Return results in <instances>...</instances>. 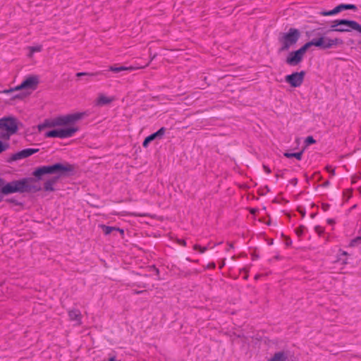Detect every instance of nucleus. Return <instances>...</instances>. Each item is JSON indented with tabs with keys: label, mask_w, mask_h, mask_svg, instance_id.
<instances>
[{
	"label": "nucleus",
	"mask_w": 361,
	"mask_h": 361,
	"mask_svg": "<svg viewBox=\"0 0 361 361\" xmlns=\"http://www.w3.org/2000/svg\"><path fill=\"white\" fill-rule=\"evenodd\" d=\"M326 168V170H327L329 173H331V174H333V175H334V174L335 173V171H334V169L332 168V166H327Z\"/></svg>",
	"instance_id": "obj_31"
},
{
	"label": "nucleus",
	"mask_w": 361,
	"mask_h": 361,
	"mask_svg": "<svg viewBox=\"0 0 361 361\" xmlns=\"http://www.w3.org/2000/svg\"><path fill=\"white\" fill-rule=\"evenodd\" d=\"M300 37V31L296 28H290L287 32H282L279 37V42L281 44L279 51H285L298 41Z\"/></svg>",
	"instance_id": "obj_5"
},
{
	"label": "nucleus",
	"mask_w": 361,
	"mask_h": 361,
	"mask_svg": "<svg viewBox=\"0 0 361 361\" xmlns=\"http://www.w3.org/2000/svg\"><path fill=\"white\" fill-rule=\"evenodd\" d=\"M314 231L319 236L324 233V228L320 226H316L314 227Z\"/></svg>",
	"instance_id": "obj_28"
},
{
	"label": "nucleus",
	"mask_w": 361,
	"mask_h": 361,
	"mask_svg": "<svg viewBox=\"0 0 361 361\" xmlns=\"http://www.w3.org/2000/svg\"><path fill=\"white\" fill-rule=\"evenodd\" d=\"M112 101H113V99L107 97L104 94H99L96 101V105L104 106V105L111 103Z\"/></svg>",
	"instance_id": "obj_20"
},
{
	"label": "nucleus",
	"mask_w": 361,
	"mask_h": 361,
	"mask_svg": "<svg viewBox=\"0 0 361 361\" xmlns=\"http://www.w3.org/2000/svg\"><path fill=\"white\" fill-rule=\"evenodd\" d=\"M178 243H179V244L180 245H183V246H185L186 245V242L184 240H179Z\"/></svg>",
	"instance_id": "obj_35"
},
{
	"label": "nucleus",
	"mask_w": 361,
	"mask_h": 361,
	"mask_svg": "<svg viewBox=\"0 0 361 361\" xmlns=\"http://www.w3.org/2000/svg\"><path fill=\"white\" fill-rule=\"evenodd\" d=\"M279 174L276 173V178H279Z\"/></svg>",
	"instance_id": "obj_43"
},
{
	"label": "nucleus",
	"mask_w": 361,
	"mask_h": 361,
	"mask_svg": "<svg viewBox=\"0 0 361 361\" xmlns=\"http://www.w3.org/2000/svg\"><path fill=\"white\" fill-rule=\"evenodd\" d=\"M8 202H15V200H13V199H10V200H8Z\"/></svg>",
	"instance_id": "obj_40"
},
{
	"label": "nucleus",
	"mask_w": 361,
	"mask_h": 361,
	"mask_svg": "<svg viewBox=\"0 0 361 361\" xmlns=\"http://www.w3.org/2000/svg\"><path fill=\"white\" fill-rule=\"evenodd\" d=\"M302 154H303V151H300L299 152H294V153L285 152L283 155L287 158H293L294 157V158L297 159L298 160H301Z\"/></svg>",
	"instance_id": "obj_21"
},
{
	"label": "nucleus",
	"mask_w": 361,
	"mask_h": 361,
	"mask_svg": "<svg viewBox=\"0 0 361 361\" xmlns=\"http://www.w3.org/2000/svg\"><path fill=\"white\" fill-rule=\"evenodd\" d=\"M166 132V128L164 127H161L159 130H158L157 132L149 135L147 137L149 139V140L152 142V140H155L156 138L161 139L164 136Z\"/></svg>",
	"instance_id": "obj_19"
},
{
	"label": "nucleus",
	"mask_w": 361,
	"mask_h": 361,
	"mask_svg": "<svg viewBox=\"0 0 361 361\" xmlns=\"http://www.w3.org/2000/svg\"><path fill=\"white\" fill-rule=\"evenodd\" d=\"M263 169L267 173H270L271 172L270 168L266 165H263Z\"/></svg>",
	"instance_id": "obj_33"
},
{
	"label": "nucleus",
	"mask_w": 361,
	"mask_h": 361,
	"mask_svg": "<svg viewBox=\"0 0 361 361\" xmlns=\"http://www.w3.org/2000/svg\"><path fill=\"white\" fill-rule=\"evenodd\" d=\"M32 178H24L17 180L6 182L5 179L0 178V202L3 200L4 195L15 192H30L40 190L37 186L32 185Z\"/></svg>",
	"instance_id": "obj_1"
},
{
	"label": "nucleus",
	"mask_w": 361,
	"mask_h": 361,
	"mask_svg": "<svg viewBox=\"0 0 361 361\" xmlns=\"http://www.w3.org/2000/svg\"><path fill=\"white\" fill-rule=\"evenodd\" d=\"M340 32L356 30L361 34V25L355 20L341 19L340 20Z\"/></svg>",
	"instance_id": "obj_9"
},
{
	"label": "nucleus",
	"mask_w": 361,
	"mask_h": 361,
	"mask_svg": "<svg viewBox=\"0 0 361 361\" xmlns=\"http://www.w3.org/2000/svg\"><path fill=\"white\" fill-rule=\"evenodd\" d=\"M343 41L340 38L331 39L323 37V45L322 49H328L343 44Z\"/></svg>",
	"instance_id": "obj_13"
},
{
	"label": "nucleus",
	"mask_w": 361,
	"mask_h": 361,
	"mask_svg": "<svg viewBox=\"0 0 361 361\" xmlns=\"http://www.w3.org/2000/svg\"><path fill=\"white\" fill-rule=\"evenodd\" d=\"M84 114V113H75L60 116L53 118L51 121H46L44 123L39 125L38 128L41 130L45 127L63 126L73 124L80 120L83 117Z\"/></svg>",
	"instance_id": "obj_4"
},
{
	"label": "nucleus",
	"mask_w": 361,
	"mask_h": 361,
	"mask_svg": "<svg viewBox=\"0 0 361 361\" xmlns=\"http://www.w3.org/2000/svg\"><path fill=\"white\" fill-rule=\"evenodd\" d=\"M30 92H27V93H23V94H17V95H15L14 97L15 98H23L24 97H25L26 95L29 94Z\"/></svg>",
	"instance_id": "obj_34"
},
{
	"label": "nucleus",
	"mask_w": 361,
	"mask_h": 361,
	"mask_svg": "<svg viewBox=\"0 0 361 361\" xmlns=\"http://www.w3.org/2000/svg\"><path fill=\"white\" fill-rule=\"evenodd\" d=\"M330 207V205L329 204H322V208L324 211H327Z\"/></svg>",
	"instance_id": "obj_32"
},
{
	"label": "nucleus",
	"mask_w": 361,
	"mask_h": 361,
	"mask_svg": "<svg viewBox=\"0 0 361 361\" xmlns=\"http://www.w3.org/2000/svg\"><path fill=\"white\" fill-rule=\"evenodd\" d=\"M229 247L230 248H233V244L232 243H229Z\"/></svg>",
	"instance_id": "obj_42"
},
{
	"label": "nucleus",
	"mask_w": 361,
	"mask_h": 361,
	"mask_svg": "<svg viewBox=\"0 0 361 361\" xmlns=\"http://www.w3.org/2000/svg\"><path fill=\"white\" fill-rule=\"evenodd\" d=\"M74 170V166L69 163H56L53 165L39 166L34 171L32 174L38 180H41L42 176L46 174L55 175L54 177H58L59 179L61 176L70 175Z\"/></svg>",
	"instance_id": "obj_2"
},
{
	"label": "nucleus",
	"mask_w": 361,
	"mask_h": 361,
	"mask_svg": "<svg viewBox=\"0 0 361 361\" xmlns=\"http://www.w3.org/2000/svg\"><path fill=\"white\" fill-rule=\"evenodd\" d=\"M32 51H39L41 50L40 47H32Z\"/></svg>",
	"instance_id": "obj_37"
},
{
	"label": "nucleus",
	"mask_w": 361,
	"mask_h": 361,
	"mask_svg": "<svg viewBox=\"0 0 361 361\" xmlns=\"http://www.w3.org/2000/svg\"><path fill=\"white\" fill-rule=\"evenodd\" d=\"M157 54H154V55H152L151 53H149V57H150V60L148 63H147L145 66H140V67H138L139 68H145V67H147L150 62L156 57Z\"/></svg>",
	"instance_id": "obj_29"
},
{
	"label": "nucleus",
	"mask_w": 361,
	"mask_h": 361,
	"mask_svg": "<svg viewBox=\"0 0 361 361\" xmlns=\"http://www.w3.org/2000/svg\"><path fill=\"white\" fill-rule=\"evenodd\" d=\"M327 223H328L329 224H334L335 223V221H334V219H327Z\"/></svg>",
	"instance_id": "obj_36"
},
{
	"label": "nucleus",
	"mask_w": 361,
	"mask_h": 361,
	"mask_svg": "<svg viewBox=\"0 0 361 361\" xmlns=\"http://www.w3.org/2000/svg\"><path fill=\"white\" fill-rule=\"evenodd\" d=\"M39 83V78L37 75H30L27 77L22 83L14 88L5 90L3 91L4 93L8 94L13 91H18L20 90H35Z\"/></svg>",
	"instance_id": "obj_6"
},
{
	"label": "nucleus",
	"mask_w": 361,
	"mask_h": 361,
	"mask_svg": "<svg viewBox=\"0 0 361 361\" xmlns=\"http://www.w3.org/2000/svg\"><path fill=\"white\" fill-rule=\"evenodd\" d=\"M100 74V72H97V73H85V72H80V73H78L76 74V75L78 77H80V76H82V75H90V76H94V75H99Z\"/></svg>",
	"instance_id": "obj_26"
},
{
	"label": "nucleus",
	"mask_w": 361,
	"mask_h": 361,
	"mask_svg": "<svg viewBox=\"0 0 361 361\" xmlns=\"http://www.w3.org/2000/svg\"><path fill=\"white\" fill-rule=\"evenodd\" d=\"M106 361H116V357H111L108 360H106Z\"/></svg>",
	"instance_id": "obj_39"
},
{
	"label": "nucleus",
	"mask_w": 361,
	"mask_h": 361,
	"mask_svg": "<svg viewBox=\"0 0 361 361\" xmlns=\"http://www.w3.org/2000/svg\"><path fill=\"white\" fill-rule=\"evenodd\" d=\"M58 177H52L51 178L47 180L44 183V189L45 191H54V185L58 181Z\"/></svg>",
	"instance_id": "obj_17"
},
{
	"label": "nucleus",
	"mask_w": 361,
	"mask_h": 361,
	"mask_svg": "<svg viewBox=\"0 0 361 361\" xmlns=\"http://www.w3.org/2000/svg\"><path fill=\"white\" fill-rule=\"evenodd\" d=\"M193 249L195 250H198L200 253H204L205 251L208 250V247H202L200 245L195 244L193 246Z\"/></svg>",
	"instance_id": "obj_24"
},
{
	"label": "nucleus",
	"mask_w": 361,
	"mask_h": 361,
	"mask_svg": "<svg viewBox=\"0 0 361 361\" xmlns=\"http://www.w3.org/2000/svg\"><path fill=\"white\" fill-rule=\"evenodd\" d=\"M18 131L17 120L13 117H4L0 119V138L8 140ZM9 144L0 140V154L7 150Z\"/></svg>",
	"instance_id": "obj_3"
},
{
	"label": "nucleus",
	"mask_w": 361,
	"mask_h": 361,
	"mask_svg": "<svg viewBox=\"0 0 361 361\" xmlns=\"http://www.w3.org/2000/svg\"><path fill=\"white\" fill-rule=\"evenodd\" d=\"M304 45L307 49H308L312 46H315L322 49V47L323 45V36H321L317 39H312L311 41L305 43Z\"/></svg>",
	"instance_id": "obj_15"
},
{
	"label": "nucleus",
	"mask_w": 361,
	"mask_h": 361,
	"mask_svg": "<svg viewBox=\"0 0 361 361\" xmlns=\"http://www.w3.org/2000/svg\"><path fill=\"white\" fill-rule=\"evenodd\" d=\"M306 229L305 226H300V227L295 229V233L298 236L300 237L303 235L305 230Z\"/></svg>",
	"instance_id": "obj_25"
},
{
	"label": "nucleus",
	"mask_w": 361,
	"mask_h": 361,
	"mask_svg": "<svg viewBox=\"0 0 361 361\" xmlns=\"http://www.w3.org/2000/svg\"><path fill=\"white\" fill-rule=\"evenodd\" d=\"M305 75V72L302 71L300 72H295L290 75H288L286 76L285 80L286 82L290 85L293 87H300L303 80Z\"/></svg>",
	"instance_id": "obj_10"
},
{
	"label": "nucleus",
	"mask_w": 361,
	"mask_h": 361,
	"mask_svg": "<svg viewBox=\"0 0 361 361\" xmlns=\"http://www.w3.org/2000/svg\"><path fill=\"white\" fill-rule=\"evenodd\" d=\"M143 292H144V290H135V291H134V293H135V294H140V293H142Z\"/></svg>",
	"instance_id": "obj_38"
},
{
	"label": "nucleus",
	"mask_w": 361,
	"mask_h": 361,
	"mask_svg": "<svg viewBox=\"0 0 361 361\" xmlns=\"http://www.w3.org/2000/svg\"><path fill=\"white\" fill-rule=\"evenodd\" d=\"M39 151V149H32V148H27L24 149L21 151H19L13 154L10 157L9 161H13L20 160L22 159L27 158L33 154Z\"/></svg>",
	"instance_id": "obj_12"
},
{
	"label": "nucleus",
	"mask_w": 361,
	"mask_h": 361,
	"mask_svg": "<svg viewBox=\"0 0 361 361\" xmlns=\"http://www.w3.org/2000/svg\"><path fill=\"white\" fill-rule=\"evenodd\" d=\"M361 245V236H358L353 239L350 243V246L355 247Z\"/></svg>",
	"instance_id": "obj_23"
},
{
	"label": "nucleus",
	"mask_w": 361,
	"mask_h": 361,
	"mask_svg": "<svg viewBox=\"0 0 361 361\" xmlns=\"http://www.w3.org/2000/svg\"><path fill=\"white\" fill-rule=\"evenodd\" d=\"M100 227L102 228V229L105 235H109L114 231H119L122 234H123V230L119 228H117V227L109 226H106V225H103V224L100 225Z\"/></svg>",
	"instance_id": "obj_18"
},
{
	"label": "nucleus",
	"mask_w": 361,
	"mask_h": 361,
	"mask_svg": "<svg viewBox=\"0 0 361 361\" xmlns=\"http://www.w3.org/2000/svg\"><path fill=\"white\" fill-rule=\"evenodd\" d=\"M315 142H316V140L314 139V137L312 136H308L305 140V143L306 145L314 144Z\"/></svg>",
	"instance_id": "obj_27"
},
{
	"label": "nucleus",
	"mask_w": 361,
	"mask_h": 361,
	"mask_svg": "<svg viewBox=\"0 0 361 361\" xmlns=\"http://www.w3.org/2000/svg\"><path fill=\"white\" fill-rule=\"evenodd\" d=\"M344 10H353V11H355L357 10V8L355 4H341L338 5L337 6H336L334 9H332L331 11L322 12L321 13L323 16H333V15L338 13Z\"/></svg>",
	"instance_id": "obj_11"
},
{
	"label": "nucleus",
	"mask_w": 361,
	"mask_h": 361,
	"mask_svg": "<svg viewBox=\"0 0 361 361\" xmlns=\"http://www.w3.org/2000/svg\"><path fill=\"white\" fill-rule=\"evenodd\" d=\"M342 255H348V253H347L346 252H345V251H343V252H342Z\"/></svg>",
	"instance_id": "obj_41"
},
{
	"label": "nucleus",
	"mask_w": 361,
	"mask_h": 361,
	"mask_svg": "<svg viewBox=\"0 0 361 361\" xmlns=\"http://www.w3.org/2000/svg\"><path fill=\"white\" fill-rule=\"evenodd\" d=\"M151 141L149 140V139H148L147 137H146L142 143V146L144 147H147L149 143Z\"/></svg>",
	"instance_id": "obj_30"
},
{
	"label": "nucleus",
	"mask_w": 361,
	"mask_h": 361,
	"mask_svg": "<svg viewBox=\"0 0 361 361\" xmlns=\"http://www.w3.org/2000/svg\"><path fill=\"white\" fill-rule=\"evenodd\" d=\"M69 319L71 322H75V326H80L82 324V314L78 309L70 310L68 312Z\"/></svg>",
	"instance_id": "obj_14"
},
{
	"label": "nucleus",
	"mask_w": 361,
	"mask_h": 361,
	"mask_svg": "<svg viewBox=\"0 0 361 361\" xmlns=\"http://www.w3.org/2000/svg\"><path fill=\"white\" fill-rule=\"evenodd\" d=\"M307 50L305 45H303L299 49L290 52L286 60V63L291 66L298 65L302 61Z\"/></svg>",
	"instance_id": "obj_8"
},
{
	"label": "nucleus",
	"mask_w": 361,
	"mask_h": 361,
	"mask_svg": "<svg viewBox=\"0 0 361 361\" xmlns=\"http://www.w3.org/2000/svg\"><path fill=\"white\" fill-rule=\"evenodd\" d=\"M139 69V68L134 67V66H111L109 68L110 71L114 72V73H119L123 71H133Z\"/></svg>",
	"instance_id": "obj_16"
},
{
	"label": "nucleus",
	"mask_w": 361,
	"mask_h": 361,
	"mask_svg": "<svg viewBox=\"0 0 361 361\" xmlns=\"http://www.w3.org/2000/svg\"><path fill=\"white\" fill-rule=\"evenodd\" d=\"M340 25H341L340 20H336L332 22L331 27H330V30L335 31V32H340V30H339Z\"/></svg>",
	"instance_id": "obj_22"
},
{
	"label": "nucleus",
	"mask_w": 361,
	"mask_h": 361,
	"mask_svg": "<svg viewBox=\"0 0 361 361\" xmlns=\"http://www.w3.org/2000/svg\"><path fill=\"white\" fill-rule=\"evenodd\" d=\"M79 128L75 126H71L68 128L54 129L49 130L45 133L46 137H59V138H67L72 137Z\"/></svg>",
	"instance_id": "obj_7"
}]
</instances>
